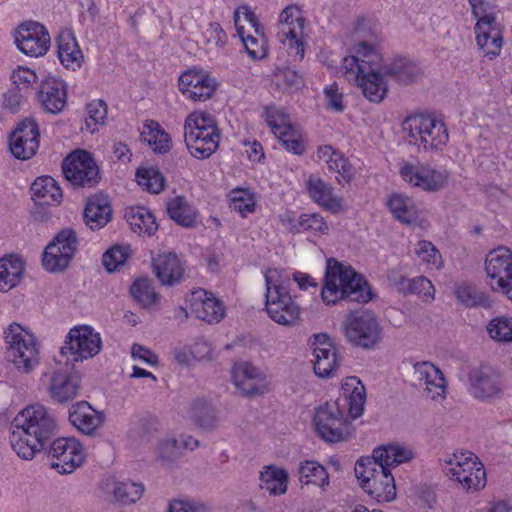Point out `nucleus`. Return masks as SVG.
I'll use <instances>...</instances> for the list:
<instances>
[{"instance_id":"9","label":"nucleus","mask_w":512,"mask_h":512,"mask_svg":"<svg viewBox=\"0 0 512 512\" xmlns=\"http://www.w3.org/2000/svg\"><path fill=\"white\" fill-rule=\"evenodd\" d=\"M9 360L25 372L32 371L39 363V350L35 336L18 323H12L5 331Z\"/></svg>"},{"instance_id":"53","label":"nucleus","mask_w":512,"mask_h":512,"mask_svg":"<svg viewBox=\"0 0 512 512\" xmlns=\"http://www.w3.org/2000/svg\"><path fill=\"white\" fill-rule=\"evenodd\" d=\"M295 232H310L314 235H323L328 232V225L324 218L317 213L302 214L292 228Z\"/></svg>"},{"instance_id":"17","label":"nucleus","mask_w":512,"mask_h":512,"mask_svg":"<svg viewBox=\"0 0 512 512\" xmlns=\"http://www.w3.org/2000/svg\"><path fill=\"white\" fill-rule=\"evenodd\" d=\"M51 467L60 474H70L80 467L85 460L82 444L75 438H57L48 450Z\"/></svg>"},{"instance_id":"11","label":"nucleus","mask_w":512,"mask_h":512,"mask_svg":"<svg viewBox=\"0 0 512 512\" xmlns=\"http://www.w3.org/2000/svg\"><path fill=\"white\" fill-rule=\"evenodd\" d=\"M234 22L250 58L263 59L267 54V42L254 12L247 6L239 7L234 13Z\"/></svg>"},{"instance_id":"18","label":"nucleus","mask_w":512,"mask_h":512,"mask_svg":"<svg viewBox=\"0 0 512 512\" xmlns=\"http://www.w3.org/2000/svg\"><path fill=\"white\" fill-rule=\"evenodd\" d=\"M63 174L73 185L92 187L98 183L99 168L92 156L84 150L71 153L63 162Z\"/></svg>"},{"instance_id":"24","label":"nucleus","mask_w":512,"mask_h":512,"mask_svg":"<svg viewBox=\"0 0 512 512\" xmlns=\"http://www.w3.org/2000/svg\"><path fill=\"white\" fill-rule=\"evenodd\" d=\"M39 129L34 119L20 122L9 137V149L20 160H28L39 148Z\"/></svg>"},{"instance_id":"28","label":"nucleus","mask_w":512,"mask_h":512,"mask_svg":"<svg viewBox=\"0 0 512 512\" xmlns=\"http://www.w3.org/2000/svg\"><path fill=\"white\" fill-rule=\"evenodd\" d=\"M383 70L367 71L360 69L359 73L346 75L349 81L355 82L363 96L370 102L380 103L388 92Z\"/></svg>"},{"instance_id":"55","label":"nucleus","mask_w":512,"mask_h":512,"mask_svg":"<svg viewBox=\"0 0 512 512\" xmlns=\"http://www.w3.org/2000/svg\"><path fill=\"white\" fill-rule=\"evenodd\" d=\"M455 295L458 301L466 307L482 306L487 301L483 292L467 283L458 285L455 289Z\"/></svg>"},{"instance_id":"22","label":"nucleus","mask_w":512,"mask_h":512,"mask_svg":"<svg viewBox=\"0 0 512 512\" xmlns=\"http://www.w3.org/2000/svg\"><path fill=\"white\" fill-rule=\"evenodd\" d=\"M354 54L343 59L341 69L346 75L367 71L383 70L382 54L376 43L359 41L353 47Z\"/></svg>"},{"instance_id":"12","label":"nucleus","mask_w":512,"mask_h":512,"mask_svg":"<svg viewBox=\"0 0 512 512\" xmlns=\"http://www.w3.org/2000/svg\"><path fill=\"white\" fill-rule=\"evenodd\" d=\"M101 337L87 325L72 328L66 336L61 354L67 356V363L83 361L97 355L101 350Z\"/></svg>"},{"instance_id":"46","label":"nucleus","mask_w":512,"mask_h":512,"mask_svg":"<svg viewBox=\"0 0 512 512\" xmlns=\"http://www.w3.org/2000/svg\"><path fill=\"white\" fill-rule=\"evenodd\" d=\"M167 212L171 219L184 227H192L196 221L195 210L181 196H177L167 203Z\"/></svg>"},{"instance_id":"60","label":"nucleus","mask_w":512,"mask_h":512,"mask_svg":"<svg viewBox=\"0 0 512 512\" xmlns=\"http://www.w3.org/2000/svg\"><path fill=\"white\" fill-rule=\"evenodd\" d=\"M127 258V249L116 245L104 253L102 261L107 271L113 272L120 265L124 264Z\"/></svg>"},{"instance_id":"19","label":"nucleus","mask_w":512,"mask_h":512,"mask_svg":"<svg viewBox=\"0 0 512 512\" xmlns=\"http://www.w3.org/2000/svg\"><path fill=\"white\" fill-rule=\"evenodd\" d=\"M313 354V370L319 378H330L339 367L338 350L331 338L324 333L314 334L310 338Z\"/></svg>"},{"instance_id":"3","label":"nucleus","mask_w":512,"mask_h":512,"mask_svg":"<svg viewBox=\"0 0 512 512\" xmlns=\"http://www.w3.org/2000/svg\"><path fill=\"white\" fill-rule=\"evenodd\" d=\"M58 433L54 414L40 403L28 405L11 422L9 442L23 460H32Z\"/></svg>"},{"instance_id":"52","label":"nucleus","mask_w":512,"mask_h":512,"mask_svg":"<svg viewBox=\"0 0 512 512\" xmlns=\"http://www.w3.org/2000/svg\"><path fill=\"white\" fill-rule=\"evenodd\" d=\"M143 493V484L132 481L117 482L113 489L115 499L122 504L137 502L142 497Z\"/></svg>"},{"instance_id":"38","label":"nucleus","mask_w":512,"mask_h":512,"mask_svg":"<svg viewBox=\"0 0 512 512\" xmlns=\"http://www.w3.org/2000/svg\"><path fill=\"white\" fill-rule=\"evenodd\" d=\"M33 200L39 205H55L62 199V190L51 176L37 178L31 185Z\"/></svg>"},{"instance_id":"47","label":"nucleus","mask_w":512,"mask_h":512,"mask_svg":"<svg viewBox=\"0 0 512 512\" xmlns=\"http://www.w3.org/2000/svg\"><path fill=\"white\" fill-rule=\"evenodd\" d=\"M141 137L155 152L166 153L171 147L170 136L155 122L144 127Z\"/></svg>"},{"instance_id":"25","label":"nucleus","mask_w":512,"mask_h":512,"mask_svg":"<svg viewBox=\"0 0 512 512\" xmlns=\"http://www.w3.org/2000/svg\"><path fill=\"white\" fill-rule=\"evenodd\" d=\"M216 88V81L206 71L189 69L179 78V89L189 99L205 101L209 99Z\"/></svg>"},{"instance_id":"20","label":"nucleus","mask_w":512,"mask_h":512,"mask_svg":"<svg viewBox=\"0 0 512 512\" xmlns=\"http://www.w3.org/2000/svg\"><path fill=\"white\" fill-rule=\"evenodd\" d=\"M17 48L27 56H44L50 47V35L38 22L22 23L15 31Z\"/></svg>"},{"instance_id":"14","label":"nucleus","mask_w":512,"mask_h":512,"mask_svg":"<svg viewBox=\"0 0 512 512\" xmlns=\"http://www.w3.org/2000/svg\"><path fill=\"white\" fill-rule=\"evenodd\" d=\"M305 19L296 5L287 6L279 16L277 37L286 45L295 58H304Z\"/></svg>"},{"instance_id":"32","label":"nucleus","mask_w":512,"mask_h":512,"mask_svg":"<svg viewBox=\"0 0 512 512\" xmlns=\"http://www.w3.org/2000/svg\"><path fill=\"white\" fill-rule=\"evenodd\" d=\"M306 188L311 199L322 208L334 214L343 210L342 198L335 195L333 187L321 178L310 176Z\"/></svg>"},{"instance_id":"63","label":"nucleus","mask_w":512,"mask_h":512,"mask_svg":"<svg viewBox=\"0 0 512 512\" xmlns=\"http://www.w3.org/2000/svg\"><path fill=\"white\" fill-rule=\"evenodd\" d=\"M283 146L286 150L296 154L302 155L305 152V144L301 139L300 133L295 128L291 130V133H287V136L280 137Z\"/></svg>"},{"instance_id":"21","label":"nucleus","mask_w":512,"mask_h":512,"mask_svg":"<svg viewBox=\"0 0 512 512\" xmlns=\"http://www.w3.org/2000/svg\"><path fill=\"white\" fill-rule=\"evenodd\" d=\"M469 393L481 401H490L503 394L500 375L490 366L473 368L468 374Z\"/></svg>"},{"instance_id":"61","label":"nucleus","mask_w":512,"mask_h":512,"mask_svg":"<svg viewBox=\"0 0 512 512\" xmlns=\"http://www.w3.org/2000/svg\"><path fill=\"white\" fill-rule=\"evenodd\" d=\"M13 84L20 91L22 89H28L31 84L37 80V75L34 71L29 68L19 66L13 71L11 75Z\"/></svg>"},{"instance_id":"5","label":"nucleus","mask_w":512,"mask_h":512,"mask_svg":"<svg viewBox=\"0 0 512 512\" xmlns=\"http://www.w3.org/2000/svg\"><path fill=\"white\" fill-rule=\"evenodd\" d=\"M321 296L327 305L343 299L360 303L372 299L370 287L361 275L338 262L334 265L329 263Z\"/></svg>"},{"instance_id":"41","label":"nucleus","mask_w":512,"mask_h":512,"mask_svg":"<svg viewBox=\"0 0 512 512\" xmlns=\"http://www.w3.org/2000/svg\"><path fill=\"white\" fill-rule=\"evenodd\" d=\"M392 215L400 222L410 224L418 218V211L414 201L402 194H392L387 202Z\"/></svg>"},{"instance_id":"15","label":"nucleus","mask_w":512,"mask_h":512,"mask_svg":"<svg viewBox=\"0 0 512 512\" xmlns=\"http://www.w3.org/2000/svg\"><path fill=\"white\" fill-rule=\"evenodd\" d=\"M78 247V239L74 230H61L49 243L43 253L42 263L49 272L65 270L72 261Z\"/></svg>"},{"instance_id":"51","label":"nucleus","mask_w":512,"mask_h":512,"mask_svg":"<svg viewBox=\"0 0 512 512\" xmlns=\"http://www.w3.org/2000/svg\"><path fill=\"white\" fill-rule=\"evenodd\" d=\"M489 337L501 343L512 342V317L500 316L489 321L486 327Z\"/></svg>"},{"instance_id":"37","label":"nucleus","mask_w":512,"mask_h":512,"mask_svg":"<svg viewBox=\"0 0 512 512\" xmlns=\"http://www.w3.org/2000/svg\"><path fill=\"white\" fill-rule=\"evenodd\" d=\"M57 44L59 60L66 68L76 70L82 65L84 60L82 50L70 30L62 31L59 34Z\"/></svg>"},{"instance_id":"10","label":"nucleus","mask_w":512,"mask_h":512,"mask_svg":"<svg viewBox=\"0 0 512 512\" xmlns=\"http://www.w3.org/2000/svg\"><path fill=\"white\" fill-rule=\"evenodd\" d=\"M344 332L348 342L363 349H373L382 340V328L376 315L368 310L347 315Z\"/></svg>"},{"instance_id":"50","label":"nucleus","mask_w":512,"mask_h":512,"mask_svg":"<svg viewBox=\"0 0 512 512\" xmlns=\"http://www.w3.org/2000/svg\"><path fill=\"white\" fill-rule=\"evenodd\" d=\"M131 295L142 307H151L159 301V296L155 292L152 284L146 278L136 280L131 288Z\"/></svg>"},{"instance_id":"57","label":"nucleus","mask_w":512,"mask_h":512,"mask_svg":"<svg viewBox=\"0 0 512 512\" xmlns=\"http://www.w3.org/2000/svg\"><path fill=\"white\" fill-rule=\"evenodd\" d=\"M86 110L88 114L85 119L86 129L91 133H94L98 130L99 125H103L105 123L107 117V106L103 101L98 100L88 104Z\"/></svg>"},{"instance_id":"30","label":"nucleus","mask_w":512,"mask_h":512,"mask_svg":"<svg viewBox=\"0 0 512 512\" xmlns=\"http://www.w3.org/2000/svg\"><path fill=\"white\" fill-rule=\"evenodd\" d=\"M38 99L46 112L57 114L66 105L67 95L65 84L52 77L41 82L37 93Z\"/></svg>"},{"instance_id":"6","label":"nucleus","mask_w":512,"mask_h":512,"mask_svg":"<svg viewBox=\"0 0 512 512\" xmlns=\"http://www.w3.org/2000/svg\"><path fill=\"white\" fill-rule=\"evenodd\" d=\"M184 138L193 157L209 158L216 152L220 142V131L215 118L204 111L190 113L184 124Z\"/></svg>"},{"instance_id":"62","label":"nucleus","mask_w":512,"mask_h":512,"mask_svg":"<svg viewBox=\"0 0 512 512\" xmlns=\"http://www.w3.org/2000/svg\"><path fill=\"white\" fill-rule=\"evenodd\" d=\"M327 108L335 112H343L345 105L343 104V94L339 91L338 85L333 83L324 89Z\"/></svg>"},{"instance_id":"45","label":"nucleus","mask_w":512,"mask_h":512,"mask_svg":"<svg viewBox=\"0 0 512 512\" xmlns=\"http://www.w3.org/2000/svg\"><path fill=\"white\" fill-rule=\"evenodd\" d=\"M299 481L305 485L325 487L329 484V476L326 469L315 461H305L299 464Z\"/></svg>"},{"instance_id":"16","label":"nucleus","mask_w":512,"mask_h":512,"mask_svg":"<svg viewBox=\"0 0 512 512\" xmlns=\"http://www.w3.org/2000/svg\"><path fill=\"white\" fill-rule=\"evenodd\" d=\"M399 173L406 183L426 192L444 189L450 179V173L446 169H435L421 163L404 162Z\"/></svg>"},{"instance_id":"1","label":"nucleus","mask_w":512,"mask_h":512,"mask_svg":"<svg viewBox=\"0 0 512 512\" xmlns=\"http://www.w3.org/2000/svg\"><path fill=\"white\" fill-rule=\"evenodd\" d=\"M341 395L319 406L314 414V426L318 436L326 442L347 441L354 432L351 419L360 417L366 402L365 387L355 377H347L341 386Z\"/></svg>"},{"instance_id":"31","label":"nucleus","mask_w":512,"mask_h":512,"mask_svg":"<svg viewBox=\"0 0 512 512\" xmlns=\"http://www.w3.org/2000/svg\"><path fill=\"white\" fill-rule=\"evenodd\" d=\"M80 379L66 372H54L50 378L48 391L54 402L63 404L75 399L80 392Z\"/></svg>"},{"instance_id":"48","label":"nucleus","mask_w":512,"mask_h":512,"mask_svg":"<svg viewBox=\"0 0 512 512\" xmlns=\"http://www.w3.org/2000/svg\"><path fill=\"white\" fill-rule=\"evenodd\" d=\"M137 183L152 194L160 193L165 186V178L155 167L138 168L136 171Z\"/></svg>"},{"instance_id":"43","label":"nucleus","mask_w":512,"mask_h":512,"mask_svg":"<svg viewBox=\"0 0 512 512\" xmlns=\"http://www.w3.org/2000/svg\"><path fill=\"white\" fill-rule=\"evenodd\" d=\"M261 488L271 495L277 496L286 493L288 473L284 469L273 466L266 467L260 474Z\"/></svg>"},{"instance_id":"36","label":"nucleus","mask_w":512,"mask_h":512,"mask_svg":"<svg viewBox=\"0 0 512 512\" xmlns=\"http://www.w3.org/2000/svg\"><path fill=\"white\" fill-rule=\"evenodd\" d=\"M112 216L110 201L107 196L96 194L88 199L84 210V220L91 230L104 227Z\"/></svg>"},{"instance_id":"35","label":"nucleus","mask_w":512,"mask_h":512,"mask_svg":"<svg viewBox=\"0 0 512 512\" xmlns=\"http://www.w3.org/2000/svg\"><path fill=\"white\" fill-rule=\"evenodd\" d=\"M153 269L156 277L163 285L178 283L184 272L180 259L172 252L160 253L153 258Z\"/></svg>"},{"instance_id":"23","label":"nucleus","mask_w":512,"mask_h":512,"mask_svg":"<svg viewBox=\"0 0 512 512\" xmlns=\"http://www.w3.org/2000/svg\"><path fill=\"white\" fill-rule=\"evenodd\" d=\"M414 385L422 388L424 395L431 400L446 397L447 382L443 372L432 362L421 361L413 365Z\"/></svg>"},{"instance_id":"64","label":"nucleus","mask_w":512,"mask_h":512,"mask_svg":"<svg viewBox=\"0 0 512 512\" xmlns=\"http://www.w3.org/2000/svg\"><path fill=\"white\" fill-rule=\"evenodd\" d=\"M158 451L162 459L169 461L175 460L181 453L178 440L175 438L162 440L159 444Z\"/></svg>"},{"instance_id":"49","label":"nucleus","mask_w":512,"mask_h":512,"mask_svg":"<svg viewBox=\"0 0 512 512\" xmlns=\"http://www.w3.org/2000/svg\"><path fill=\"white\" fill-rule=\"evenodd\" d=\"M265 119L276 137L280 138L291 133L294 127L289 116L280 108L271 106L265 111Z\"/></svg>"},{"instance_id":"2","label":"nucleus","mask_w":512,"mask_h":512,"mask_svg":"<svg viewBox=\"0 0 512 512\" xmlns=\"http://www.w3.org/2000/svg\"><path fill=\"white\" fill-rule=\"evenodd\" d=\"M414 452L399 443L377 447L371 457L359 459L355 464V475L361 488L378 503L391 502L396 498L395 479L391 467L411 461Z\"/></svg>"},{"instance_id":"29","label":"nucleus","mask_w":512,"mask_h":512,"mask_svg":"<svg viewBox=\"0 0 512 512\" xmlns=\"http://www.w3.org/2000/svg\"><path fill=\"white\" fill-rule=\"evenodd\" d=\"M232 378L235 386L246 396L263 394L266 388L264 374L249 363L236 364Z\"/></svg>"},{"instance_id":"26","label":"nucleus","mask_w":512,"mask_h":512,"mask_svg":"<svg viewBox=\"0 0 512 512\" xmlns=\"http://www.w3.org/2000/svg\"><path fill=\"white\" fill-rule=\"evenodd\" d=\"M188 303L191 313L209 324L218 323L225 317L223 303L204 289L192 291Z\"/></svg>"},{"instance_id":"58","label":"nucleus","mask_w":512,"mask_h":512,"mask_svg":"<svg viewBox=\"0 0 512 512\" xmlns=\"http://www.w3.org/2000/svg\"><path fill=\"white\" fill-rule=\"evenodd\" d=\"M168 512H212V506L195 499L174 500L169 504Z\"/></svg>"},{"instance_id":"40","label":"nucleus","mask_w":512,"mask_h":512,"mask_svg":"<svg viewBox=\"0 0 512 512\" xmlns=\"http://www.w3.org/2000/svg\"><path fill=\"white\" fill-rule=\"evenodd\" d=\"M24 263L14 255L0 259V291L8 292L16 287L23 276Z\"/></svg>"},{"instance_id":"4","label":"nucleus","mask_w":512,"mask_h":512,"mask_svg":"<svg viewBox=\"0 0 512 512\" xmlns=\"http://www.w3.org/2000/svg\"><path fill=\"white\" fill-rule=\"evenodd\" d=\"M265 278V311L275 323L293 327L301 321V308L288 290L289 275L281 269L269 268Z\"/></svg>"},{"instance_id":"7","label":"nucleus","mask_w":512,"mask_h":512,"mask_svg":"<svg viewBox=\"0 0 512 512\" xmlns=\"http://www.w3.org/2000/svg\"><path fill=\"white\" fill-rule=\"evenodd\" d=\"M402 130L409 144L425 152L441 151L449 134L445 123L432 114H413L402 122Z\"/></svg>"},{"instance_id":"8","label":"nucleus","mask_w":512,"mask_h":512,"mask_svg":"<svg viewBox=\"0 0 512 512\" xmlns=\"http://www.w3.org/2000/svg\"><path fill=\"white\" fill-rule=\"evenodd\" d=\"M446 476L466 491H477L486 485V472L479 458L470 451L455 452L442 460Z\"/></svg>"},{"instance_id":"27","label":"nucleus","mask_w":512,"mask_h":512,"mask_svg":"<svg viewBox=\"0 0 512 512\" xmlns=\"http://www.w3.org/2000/svg\"><path fill=\"white\" fill-rule=\"evenodd\" d=\"M474 31L477 45L486 56L492 59L500 54L503 38L499 24L493 15L478 18Z\"/></svg>"},{"instance_id":"33","label":"nucleus","mask_w":512,"mask_h":512,"mask_svg":"<svg viewBox=\"0 0 512 512\" xmlns=\"http://www.w3.org/2000/svg\"><path fill=\"white\" fill-rule=\"evenodd\" d=\"M316 156L319 161L327 164L330 171L338 174L339 184H347L353 179V166L342 152L335 150L330 145H324L318 148Z\"/></svg>"},{"instance_id":"56","label":"nucleus","mask_w":512,"mask_h":512,"mask_svg":"<svg viewBox=\"0 0 512 512\" xmlns=\"http://www.w3.org/2000/svg\"><path fill=\"white\" fill-rule=\"evenodd\" d=\"M230 208L239 212L242 216H246V214L254 211L255 199L248 190L233 189L230 192Z\"/></svg>"},{"instance_id":"54","label":"nucleus","mask_w":512,"mask_h":512,"mask_svg":"<svg viewBox=\"0 0 512 512\" xmlns=\"http://www.w3.org/2000/svg\"><path fill=\"white\" fill-rule=\"evenodd\" d=\"M414 252L420 261L428 265L431 269L437 270L443 265L439 250L429 241H419L415 245Z\"/></svg>"},{"instance_id":"34","label":"nucleus","mask_w":512,"mask_h":512,"mask_svg":"<svg viewBox=\"0 0 512 512\" xmlns=\"http://www.w3.org/2000/svg\"><path fill=\"white\" fill-rule=\"evenodd\" d=\"M69 421L84 434H93L103 423V415L86 401L78 402L69 410Z\"/></svg>"},{"instance_id":"59","label":"nucleus","mask_w":512,"mask_h":512,"mask_svg":"<svg viewBox=\"0 0 512 512\" xmlns=\"http://www.w3.org/2000/svg\"><path fill=\"white\" fill-rule=\"evenodd\" d=\"M406 282L409 292L419 295L424 301H431L434 299L435 289L428 278L420 276L413 279H407Z\"/></svg>"},{"instance_id":"42","label":"nucleus","mask_w":512,"mask_h":512,"mask_svg":"<svg viewBox=\"0 0 512 512\" xmlns=\"http://www.w3.org/2000/svg\"><path fill=\"white\" fill-rule=\"evenodd\" d=\"M126 217L133 232L139 235L151 236L158 229L154 215L147 208H132Z\"/></svg>"},{"instance_id":"39","label":"nucleus","mask_w":512,"mask_h":512,"mask_svg":"<svg viewBox=\"0 0 512 512\" xmlns=\"http://www.w3.org/2000/svg\"><path fill=\"white\" fill-rule=\"evenodd\" d=\"M383 73L399 84L408 85L414 82L421 74V69L411 60L406 58L394 59L385 64Z\"/></svg>"},{"instance_id":"13","label":"nucleus","mask_w":512,"mask_h":512,"mask_svg":"<svg viewBox=\"0 0 512 512\" xmlns=\"http://www.w3.org/2000/svg\"><path fill=\"white\" fill-rule=\"evenodd\" d=\"M485 271L491 289L512 301V251L506 247L490 251L486 256Z\"/></svg>"},{"instance_id":"44","label":"nucleus","mask_w":512,"mask_h":512,"mask_svg":"<svg viewBox=\"0 0 512 512\" xmlns=\"http://www.w3.org/2000/svg\"><path fill=\"white\" fill-rule=\"evenodd\" d=\"M191 417L195 424L205 430H213L217 427L218 417L215 408L203 399L193 401L190 409Z\"/></svg>"}]
</instances>
